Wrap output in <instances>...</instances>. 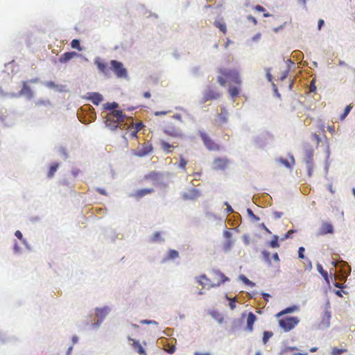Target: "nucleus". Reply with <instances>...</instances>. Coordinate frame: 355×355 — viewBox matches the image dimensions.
I'll return each instance as SVG.
<instances>
[{
    "label": "nucleus",
    "instance_id": "nucleus-16",
    "mask_svg": "<svg viewBox=\"0 0 355 355\" xmlns=\"http://www.w3.org/2000/svg\"><path fill=\"white\" fill-rule=\"evenodd\" d=\"M78 55V54L74 51L66 52L59 58V62L60 63H66Z\"/></svg>",
    "mask_w": 355,
    "mask_h": 355
},
{
    "label": "nucleus",
    "instance_id": "nucleus-51",
    "mask_svg": "<svg viewBox=\"0 0 355 355\" xmlns=\"http://www.w3.org/2000/svg\"><path fill=\"white\" fill-rule=\"evenodd\" d=\"M15 235L17 238H18L20 240H22L23 236L21 232L19 230H17L15 233Z\"/></svg>",
    "mask_w": 355,
    "mask_h": 355
},
{
    "label": "nucleus",
    "instance_id": "nucleus-54",
    "mask_svg": "<svg viewBox=\"0 0 355 355\" xmlns=\"http://www.w3.org/2000/svg\"><path fill=\"white\" fill-rule=\"evenodd\" d=\"M168 112H170V111L155 112V116L165 115Z\"/></svg>",
    "mask_w": 355,
    "mask_h": 355
},
{
    "label": "nucleus",
    "instance_id": "nucleus-59",
    "mask_svg": "<svg viewBox=\"0 0 355 355\" xmlns=\"http://www.w3.org/2000/svg\"><path fill=\"white\" fill-rule=\"evenodd\" d=\"M335 293L339 297H342L343 296L342 295V293H345L344 290H336Z\"/></svg>",
    "mask_w": 355,
    "mask_h": 355
},
{
    "label": "nucleus",
    "instance_id": "nucleus-30",
    "mask_svg": "<svg viewBox=\"0 0 355 355\" xmlns=\"http://www.w3.org/2000/svg\"><path fill=\"white\" fill-rule=\"evenodd\" d=\"M291 159H292V163H290L288 160L282 159V158L279 159V162L282 164H284L286 168H291L295 163V159H294L293 157H291Z\"/></svg>",
    "mask_w": 355,
    "mask_h": 355
},
{
    "label": "nucleus",
    "instance_id": "nucleus-21",
    "mask_svg": "<svg viewBox=\"0 0 355 355\" xmlns=\"http://www.w3.org/2000/svg\"><path fill=\"white\" fill-rule=\"evenodd\" d=\"M89 99L96 105H99L103 100V96L99 93H91Z\"/></svg>",
    "mask_w": 355,
    "mask_h": 355
},
{
    "label": "nucleus",
    "instance_id": "nucleus-35",
    "mask_svg": "<svg viewBox=\"0 0 355 355\" xmlns=\"http://www.w3.org/2000/svg\"><path fill=\"white\" fill-rule=\"evenodd\" d=\"M239 278L245 285L251 287L254 286V284L250 281L245 276L241 275H240Z\"/></svg>",
    "mask_w": 355,
    "mask_h": 355
},
{
    "label": "nucleus",
    "instance_id": "nucleus-58",
    "mask_svg": "<svg viewBox=\"0 0 355 355\" xmlns=\"http://www.w3.org/2000/svg\"><path fill=\"white\" fill-rule=\"evenodd\" d=\"M324 20H323V19H320L318 20V30H320V29H321L322 26L324 25Z\"/></svg>",
    "mask_w": 355,
    "mask_h": 355
},
{
    "label": "nucleus",
    "instance_id": "nucleus-11",
    "mask_svg": "<svg viewBox=\"0 0 355 355\" xmlns=\"http://www.w3.org/2000/svg\"><path fill=\"white\" fill-rule=\"evenodd\" d=\"M200 191L196 189H191L182 194V198L185 200H195L200 197Z\"/></svg>",
    "mask_w": 355,
    "mask_h": 355
},
{
    "label": "nucleus",
    "instance_id": "nucleus-20",
    "mask_svg": "<svg viewBox=\"0 0 355 355\" xmlns=\"http://www.w3.org/2000/svg\"><path fill=\"white\" fill-rule=\"evenodd\" d=\"M130 340H132V348L140 355H146V353L141 346V345L139 343L138 340H135L133 339H131L130 338H128Z\"/></svg>",
    "mask_w": 355,
    "mask_h": 355
},
{
    "label": "nucleus",
    "instance_id": "nucleus-29",
    "mask_svg": "<svg viewBox=\"0 0 355 355\" xmlns=\"http://www.w3.org/2000/svg\"><path fill=\"white\" fill-rule=\"evenodd\" d=\"M159 174L157 172L153 171L149 174L145 175L146 180H157L159 178Z\"/></svg>",
    "mask_w": 355,
    "mask_h": 355
},
{
    "label": "nucleus",
    "instance_id": "nucleus-37",
    "mask_svg": "<svg viewBox=\"0 0 355 355\" xmlns=\"http://www.w3.org/2000/svg\"><path fill=\"white\" fill-rule=\"evenodd\" d=\"M273 334L271 331H264L263 336V343L266 344L268 340L272 336Z\"/></svg>",
    "mask_w": 355,
    "mask_h": 355
},
{
    "label": "nucleus",
    "instance_id": "nucleus-57",
    "mask_svg": "<svg viewBox=\"0 0 355 355\" xmlns=\"http://www.w3.org/2000/svg\"><path fill=\"white\" fill-rule=\"evenodd\" d=\"M96 191L102 195L107 196V193L103 189L98 188Z\"/></svg>",
    "mask_w": 355,
    "mask_h": 355
},
{
    "label": "nucleus",
    "instance_id": "nucleus-1",
    "mask_svg": "<svg viewBox=\"0 0 355 355\" xmlns=\"http://www.w3.org/2000/svg\"><path fill=\"white\" fill-rule=\"evenodd\" d=\"M219 75L217 76V82L220 86L225 87L227 83L230 85L228 92L231 98L237 97L241 92L242 80L240 73L236 69H228L220 67L218 69Z\"/></svg>",
    "mask_w": 355,
    "mask_h": 355
},
{
    "label": "nucleus",
    "instance_id": "nucleus-63",
    "mask_svg": "<svg viewBox=\"0 0 355 355\" xmlns=\"http://www.w3.org/2000/svg\"><path fill=\"white\" fill-rule=\"evenodd\" d=\"M273 257V259L276 261H278L279 260V256H278V254L277 253H275L272 256Z\"/></svg>",
    "mask_w": 355,
    "mask_h": 355
},
{
    "label": "nucleus",
    "instance_id": "nucleus-38",
    "mask_svg": "<svg viewBox=\"0 0 355 355\" xmlns=\"http://www.w3.org/2000/svg\"><path fill=\"white\" fill-rule=\"evenodd\" d=\"M278 239H279L278 236L275 235L273 236V239L270 242V246L273 248H278L279 246V243H278Z\"/></svg>",
    "mask_w": 355,
    "mask_h": 355
},
{
    "label": "nucleus",
    "instance_id": "nucleus-49",
    "mask_svg": "<svg viewBox=\"0 0 355 355\" xmlns=\"http://www.w3.org/2000/svg\"><path fill=\"white\" fill-rule=\"evenodd\" d=\"M141 323L142 324H157V322L154 321V320H143L141 321Z\"/></svg>",
    "mask_w": 355,
    "mask_h": 355
},
{
    "label": "nucleus",
    "instance_id": "nucleus-14",
    "mask_svg": "<svg viewBox=\"0 0 355 355\" xmlns=\"http://www.w3.org/2000/svg\"><path fill=\"white\" fill-rule=\"evenodd\" d=\"M94 63L99 71L104 73L105 75H108L110 69L106 63L101 61L100 58L95 59Z\"/></svg>",
    "mask_w": 355,
    "mask_h": 355
},
{
    "label": "nucleus",
    "instance_id": "nucleus-6",
    "mask_svg": "<svg viewBox=\"0 0 355 355\" xmlns=\"http://www.w3.org/2000/svg\"><path fill=\"white\" fill-rule=\"evenodd\" d=\"M299 322L297 317H286L279 320V324L285 331H289L297 326Z\"/></svg>",
    "mask_w": 355,
    "mask_h": 355
},
{
    "label": "nucleus",
    "instance_id": "nucleus-10",
    "mask_svg": "<svg viewBox=\"0 0 355 355\" xmlns=\"http://www.w3.org/2000/svg\"><path fill=\"white\" fill-rule=\"evenodd\" d=\"M230 164V161L226 157H217L213 161V168L216 171L225 170Z\"/></svg>",
    "mask_w": 355,
    "mask_h": 355
},
{
    "label": "nucleus",
    "instance_id": "nucleus-19",
    "mask_svg": "<svg viewBox=\"0 0 355 355\" xmlns=\"http://www.w3.org/2000/svg\"><path fill=\"white\" fill-rule=\"evenodd\" d=\"M209 314L220 324H223L225 321L223 314L217 310L209 311Z\"/></svg>",
    "mask_w": 355,
    "mask_h": 355
},
{
    "label": "nucleus",
    "instance_id": "nucleus-52",
    "mask_svg": "<svg viewBox=\"0 0 355 355\" xmlns=\"http://www.w3.org/2000/svg\"><path fill=\"white\" fill-rule=\"evenodd\" d=\"M137 132L138 131L134 129V130H132L130 134V137L137 138Z\"/></svg>",
    "mask_w": 355,
    "mask_h": 355
},
{
    "label": "nucleus",
    "instance_id": "nucleus-45",
    "mask_svg": "<svg viewBox=\"0 0 355 355\" xmlns=\"http://www.w3.org/2000/svg\"><path fill=\"white\" fill-rule=\"evenodd\" d=\"M304 248L303 247H300L298 250V256L300 259H304Z\"/></svg>",
    "mask_w": 355,
    "mask_h": 355
},
{
    "label": "nucleus",
    "instance_id": "nucleus-23",
    "mask_svg": "<svg viewBox=\"0 0 355 355\" xmlns=\"http://www.w3.org/2000/svg\"><path fill=\"white\" fill-rule=\"evenodd\" d=\"M257 318L256 315L250 312L247 318V327L250 331H252L253 329V324L256 320Z\"/></svg>",
    "mask_w": 355,
    "mask_h": 355
},
{
    "label": "nucleus",
    "instance_id": "nucleus-8",
    "mask_svg": "<svg viewBox=\"0 0 355 355\" xmlns=\"http://www.w3.org/2000/svg\"><path fill=\"white\" fill-rule=\"evenodd\" d=\"M304 161L306 165L309 176L312 175L313 169V150L307 148L304 150Z\"/></svg>",
    "mask_w": 355,
    "mask_h": 355
},
{
    "label": "nucleus",
    "instance_id": "nucleus-5",
    "mask_svg": "<svg viewBox=\"0 0 355 355\" xmlns=\"http://www.w3.org/2000/svg\"><path fill=\"white\" fill-rule=\"evenodd\" d=\"M110 69L118 78H122L128 76L127 69L123 67V63L121 62L115 60H111Z\"/></svg>",
    "mask_w": 355,
    "mask_h": 355
},
{
    "label": "nucleus",
    "instance_id": "nucleus-64",
    "mask_svg": "<svg viewBox=\"0 0 355 355\" xmlns=\"http://www.w3.org/2000/svg\"><path fill=\"white\" fill-rule=\"evenodd\" d=\"M194 355H210V354L208 352H206V353L195 352Z\"/></svg>",
    "mask_w": 355,
    "mask_h": 355
},
{
    "label": "nucleus",
    "instance_id": "nucleus-41",
    "mask_svg": "<svg viewBox=\"0 0 355 355\" xmlns=\"http://www.w3.org/2000/svg\"><path fill=\"white\" fill-rule=\"evenodd\" d=\"M248 215L255 221H258L260 220L259 217L256 216L253 211L250 209H248L247 210Z\"/></svg>",
    "mask_w": 355,
    "mask_h": 355
},
{
    "label": "nucleus",
    "instance_id": "nucleus-28",
    "mask_svg": "<svg viewBox=\"0 0 355 355\" xmlns=\"http://www.w3.org/2000/svg\"><path fill=\"white\" fill-rule=\"evenodd\" d=\"M179 257V252L175 250H170L168 252L166 260L175 259Z\"/></svg>",
    "mask_w": 355,
    "mask_h": 355
},
{
    "label": "nucleus",
    "instance_id": "nucleus-15",
    "mask_svg": "<svg viewBox=\"0 0 355 355\" xmlns=\"http://www.w3.org/2000/svg\"><path fill=\"white\" fill-rule=\"evenodd\" d=\"M164 132L172 137H178L180 135V130L179 128L171 126L169 125L165 126Z\"/></svg>",
    "mask_w": 355,
    "mask_h": 355
},
{
    "label": "nucleus",
    "instance_id": "nucleus-47",
    "mask_svg": "<svg viewBox=\"0 0 355 355\" xmlns=\"http://www.w3.org/2000/svg\"><path fill=\"white\" fill-rule=\"evenodd\" d=\"M254 9L258 12H264L265 11V8L262 6H260V5L255 6Z\"/></svg>",
    "mask_w": 355,
    "mask_h": 355
},
{
    "label": "nucleus",
    "instance_id": "nucleus-62",
    "mask_svg": "<svg viewBox=\"0 0 355 355\" xmlns=\"http://www.w3.org/2000/svg\"><path fill=\"white\" fill-rule=\"evenodd\" d=\"M144 96L146 98H149L151 96V94L149 92H146L144 93Z\"/></svg>",
    "mask_w": 355,
    "mask_h": 355
},
{
    "label": "nucleus",
    "instance_id": "nucleus-31",
    "mask_svg": "<svg viewBox=\"0 0 355 355\" xmlns=\"http://www.w3.org/2000/svg\"><path fill=\"white\" fill-rule=\"evenodd\" d=\"M187 160L184 158L182 155L180 156L179 167L183 171H186V166L187 164Z\"/></svg>",
    "mask_w": 355,
    "mask_h": 355
},
{
    "label": "nucleus",
    "instance_id": "nucleus-9",
    "mask_svg": "<svg viewBox=\"0 0 355 355\" xmlns=\"http://www.w3.org/2000/svg\"><path fill=\"white\" fill-rule=\"evenodd\" d=\"M220 96L221 94L218 90L209 87L204 92L202 101V103H206L209 101L217 100L220 97Z\"/></svg>",
    "mask_w": 355,
    "mask_h": 355
},
{
    "label": "nucleus",
    "instance_id": "nucleus-42",
    "mask_svg": "<svg viewBox=\"0 0 355 355\" xmlns=\"http://www.w3.org/2000/svg\"><path fill=\"white\" fill-rule=\"evenodd\" d=\"M295 232H296V230H291L288 231L287 233L286 234H284V236H283V238L282 239L284 240V239L291 238L292 234Z\"/></svg>",
    "mask_w": 355,
    "mask_h": 355
},
{
    "label": "nucleus",
    "instance_id": "nucleus-2",
    "mask_svg": "<svg viewBox=\"0 0 355 355\" xmlns=\"http://www.w3.org/2000/svg\"><path fill=\"white\" fill-rule=\"evenodd\" d=\"M227 281H229V278L218 270H213L209 278L205 275H202L198 279V282L202 287L219 286Z\"/></svg>",
    "mask_w": 355,
    "mask_h": 355
},
{
    "label": "nucleus",
    "instance_id": "nucleus-53",
    "mask_svg": "<svg viewBox=\"0 0 355 355\" xmlns=\"http://www.w3.org/2000/svg\"><path fill=\"white\" fill-rule=\"evenodd\" d=\"M261 36V33H259L256 34V35L252 37V40H253L254 42H257L259 40H260Z\"/></svg>",
    "mask_w": 355,
    "mask_h": 355
},
{
    "label": "nucleus",
    "instance_id": "nucleus-24",
    "mask_svg": "<svg viewBox=\"0 0 355 355\" xmlns=\"http://www.w3.org/2000/svg\"><path fill=\"white\" fill-rule=\"evenodd\" d=\"M298 310H299V306L294 305L293 306L288 307V308L282 310V311L279 312L278 313L276 314V317L279 318L284 314L293 313V312H294L295 311H298Z\"/></svg>",
    "mask_w": 355,
    "mask_h": 355
},
{
    "label": "nucleus",
    "instance_id": "nucleus-17",
    "mask_svg": "<svg viewBox=\"0 0 355 355\" xmlns=\"http://www.w3.org/2000/svg\"><path fill=\"white\" fill-rule=\"evenodd\" d=\"M154 192V189L152 188L150 189H142L137 190L136 192H135L132 195L134 198H135L137 200H139L146 195L152 193Z\"/></svg>",
    "mask_w": 355,
    "mask_h": 355
},
{
    "label": "nucleus",
    "instance_id": "nucleus-43",
    "mask_svg": "<svg viewBox=\"0 0 355 355\" xmlns=\"http://www.w3.org/2000/svg\"><path fill=\"white\" fill-rule=\"evenodd\" d=\"M226 115H227V112L225 110V113L223 114V112H221L220 114H219V118L220 119L223 121V122H226L227 121V117H226Z\"/></svg>",
    "mask_w": 355,
    "mask_h": 355
},
{
    "label": "nucleus",
    "instance_id": "nucleus-34",
    "mask_svg": "<svg viewBox=\"0 0 355 355\" xmlns=\"http://www.w3.org/2000/svg\"><path fill=\"white\" fill-rule=\"evenodd\" d=\"M162 241V239L161 237V233L159 232H156L153 234V236L150 238L151 242H158Z\"/></svg>",
    "mask_w": 355,
    "mask_h": 355
},
{
    "label": "nucleus",
    "instance_id": "nucleus-61",
    "mask_svg": "<svg viewBox=\"0 0 355 355\" xmlns=\"http://www.w3.org/2000/svg\"><path fill=\"white\" fill-rule=\"evenodd\" d=\"M260 227H261L262 229H263L265 231H266L267 232H268V233H270V230L267 228V227L265 225V224H264V223H261V224L260 225Z\"/></svg>",
    "mask_w": 355,
    "mask_h": 355
},
{
    "label": "nucleus",
    "instance_id": "nucleus-39",
    "mask_svg": "<svg viewBox=\"0 0 355 355\" xmlns=\"http://www.w3.org/2000/svg\"><path fill=\"white\" fill-rule=\"evenodd\" d=\"M352 108V106L351 105H349L345 107L344 112L340 116V120H343L348 115Z\"/></svg>",
    "mask_w": 355,
    "mask_h": 355
},
{
    "label": "nucleus",
    "instance_id": "nucleus-18",
    "mask_svg": "<svg viewBox=\"0 0 355 355\" xmlns=\"http://www.w3.org/2000/svg\"><path fill=\"white\" fill-rule=\"evenodd\" d=\"M317 268H318V272L322 275V276L324 277V280L326 281L327 284H328V286L330 287L331 285H330V282H329V279H331V280H336V277L335 276L334 277H332L331 275L330 277H329L328 275V273L326 270H324L322 268V266L320 264H318L317 266Z\"/></svg>",
    "mask_w": 355,
    "mask_h": 355
},
{
    "label": "nucleus",
    "instance_id": "nucleus-56",
    "mask_svg": "<svg viewBox=\"0 0 355 355\" xmlns=\"http://www.w3.org/2000/svg\"><path fill=\"white\" fill-rule=\"evenodd\" d=\"M173 118L176 119V120H178L180 121H182V116L181 114H175L173 116Z\"/></svg>",
    "mask_w": 355,
    "mask_h": 355
},
{
    "label": "nucleus",
    "instance_id": "nucleus-22",
    "mask_svg": "<svg viewBox=\"0 0 355 355\" xmlns=\"http://www.w3.org/2000/svg\"><path fill=\"white\" fill-rule=\"evenodd\" d=\"M20 94L26 95L28 98H31L33 96V92L29 86L27 85L26 82L23 83V87L20 91Z\"/></svg>",
    "mask_w": 355,
    "mask_h": 355
},
{
    "label": "nucleus",
    "instance_id": "nucleus-12",
    "mask_svg": "<svg viewBox=\"0 0 355 355\" xmlns=\"http://www.w3.org/2000/svg\"><path fill=\"white\" fill-rule=\"evenodd\" d=\"M110 311V309L107 306H105L103 308H97L96 309V316L100 318L99 323L96 324L97 326H98L103 322Z\"/></svg>",
    "mask_w": 355,
    "mask_h": 355
},
{
    "label": "nucleus",
    "instance_id": "nucleus-7",
    "mask_svg": "<svg viewBox=\"0 0 355 355\" xmlns=\"http://www.w3.org/2000/svg\"><path fill=\"white\" fill-rule=\"evenodd\" d=\"M200 136L203 141V144L209 150L218 151L220 147L218 144H216L210 137L205 132H200Z\"/></svg>",
    "mask_w": 355,
    "mask_h": 355
},
{
    "label": "nucleus",
    "instance_id": "nucleus-25",
    "mask_svg": "<svg viewBox=\"0 0 355 355\" xmlns=\"http://www.w3.org/2000/svg\"><path fill=\"white\" fill-rule=\"evenodd\" d=\"M162 149L166 153H170L173 151L174 148L172 145L165 141H161L160 142Z\"/></svg>",
    "mask_w": 355,
    "mask_h": 355
},
{
    "label": "nucleus",
    "instance_id": "nucleus-4",
    "mask_svg": "<svg viewBox=\"0 0 355 355\" xmlns=\"http://www.w3.org/2000/svg\"><path fill=\"white\" fill-rule=\"evenodd\" d=\"M153 150V147L150 141H146L144 144H139L138 147L132 152V154L137 157H142L150 154Z\"/></svg>",
    "mask_w": 355,
    "mask_h": 355
},
{
    "label": "nucleus",
    "instance_id": "nucleus-26",
    "mask_svg": "<svg viewBox=\"0 0 355 355\" xmlns=\"http://www.w3.org/2000/svg\"><path fill=\"white\" fill-rule=\"evenodd\" d=\"M58 167H59L58 163L52 164L49 167V170L48 171L47 176L49 178L53 177V175H54L55 173L56 172Z\"/></svg>",
    "mask_w": 355,
    "mask_h": 355
},
{
    "label": "nucleus",
    "instance_id": "nucleus-33",
    "mask_svg": "<svg viewBox=\"0 0 355 355\" xmlns=\"http://www.w3.org/2000/svg\"><path fill=\"white\" fill-rule=\"evenodd\" d=\"M118 106H119V105L116 102L107 103L106 104L104 105L105 109H106L107 110H112V111L114 110V109L117 108Z\"/></svg>",
    "mask_w": 355,
    "mask_h": 355
},
{
    "label": "nucleus",
    "instance_id": "nucleus-44",
    "mask_svg": "<svg viewBox=\"0 0 355 355\" xmlns=\"http://www.w3.org/2000/svg\"><path fill=\"white\" fill-rule=\"evenodd\" d=\"M50 104V102L49 101H38L37 102H36V105H38V106H40V105H49Z\"/></svg>",
    "mask_w": 355,
    "mask_h": 355
},
{
    "label": "nucleus",
    "instance_id": "nucleus-40",
    "mask_svg": "<svg viewBox=\"0 0 355 355\" xmlns=\"http://www.w3.org/2000/svg\"><path fill=\"white\" fill-rule=\"evenodd\" d=\"M227 299L230 300L229 305L232 310H234L236 307V297L233 298H229L226 296Z\"/></svg>",
    "mask_w": 355,
    "mask_h": 355
},
{
    "label": "nucleus",
    "instance_id": "nucleus-13",
    "mask_svg": "<svg viewBox=\"0 0 355 355\" xmlns=\"http://www.w3.org/2000/svg\"><path fill=\"white\" fill-rule=\"evenodd\" d=\"M334 232V227L332 225L327 222L322 223L319 230L318 235H325L327 234H332Z\"/></svg>",
    "mask_w": 355,
    "mask_h": 355
},
{
    "label": "nucleus",
    "instance_id": "nucleus-32",
    "mask_svg": "<svg viewBox=\"0 0 355 355\" xmlns=\"http://www.w3.org/2000/svg\"><path fill=\"white\" fill-rule=\"evenodd\" d=\"M346 352H347V349L346 348L338 349L336 347H334V348H332L331 354V355H340L341 354Z\"/></svg>",
    "mask_w": 355,
    "mask_h": 355
},
{
    "label": "nucleus",
    "instance_id": "nucleus-50",
    "mask_svg": "<svg viewBox=\"0 0 355 355\" xmlns=\"http://www.w3.org/2000/svg\"><path fill=\"white\" fill-rule=\"evenodd\" d=\"M248 19L250 21H252L254 25L257 24V20L254 17L250 15L248 17Z\"/></svg>",
    "mask_w": 355,
    "mask_h": 355
},
{
    "label": "nucleus",
    "instance_id": "nucleus-36",
    "mask_svg": "<svg viewBox=\"0 0 355 355\" xmlns=\"http://www.w3.org/2000/svg\"><path fill=\"white\" fill-rule=\"evenodd\" d=\"M71 46L73 49H77L78 51H82V49L80 45V42L78 40L74 39L71 42Z\"/></svg>",
    "mask_w": 355,
    "mask_h": 355
},
{
    "label": "nucleus",
    "instance_id": "nucleus-3",
    "mask_svg": "<svg viewBox=\"0 0 355 355\" xmlns=\"http://www.w3.org/2000/svg\"><path fill=\"white\" fill-rule=\"evenodd\" d=\"M125 116L120 110H112L105 117V124L111 130H115L121 122L124 121Z\"/></svg>",
    "mask_w": 355,
    "mask_h": 355
},
{
    "label": "nucleus",
    "instance_id": "nucleus-60",
    "mask_svg": "<svg viewBox=\"0 0 355 355\" xmlns=\"http://www.w3.org/2000/svg\"><path fill=\"white\" fill-rule=\"evenodd\" d=\"M46 85H47L49 87H51V88H53V87H55V84L53 82H52V81H51V82H48V83H46Z\"/></svg>",
    "mask_w": 355,
    "mask_h": 355
},
{
    "label": "nucleus",
    "instance_id": "nucleus-27",
    "mask_svg": "<svg viewBox=\"0 0 355 355\" xmlns=\"http://www.w3.org/2000/svg\"><path fill=\"white\" fill-rule=\"evenodd\" d=\"M214 26L220 29L224 34L227 33L226 24L222 21H216L214 22Z\"/></svg>",
    "mask_w": 355,
    "mask_h": 355
},
{
    "label": "nucleus",
    "instance_id": "nucleus-55",
    "mask_svg": "<svg viewBox=\"0 0 355 355\" xmlns=\"http://www.w3.org/2000/svg\"><path fill=\"white\" fill-rule=\"evenodd\" d=\"M288 73V70L285 71L283 73L282 76L280 77V78H279L280 80H284L287 77Z\"/></svg>",
    "mask_w": 355,
    "mask_h": 355
},
{
    "label": "nucleus",
    "instance_id": "nucleus-46",
    "mask_svg": "<svg viewBox=\"0 0 355 355\" xmlns=\"http://www.w3.org/2000/svg\"><path fill=\"white\" fill-rule=\"evenodd\" d=\"M283 216V213L280 211H275L273 213V216L275 219H279Z\"/></svg>",
    "mask_w": 355,
    "mask_h": 355
},
{
    "label": "nucleus",
    "instance_id": "nucleus-48",
    "mask_svg": "<svg viewBox=\"0 0 355 355\" xmlns=\"http://www.w3.org/2000/svg\"><path fill=\"white\" fill-rule=\"evenodd\" d=\"M144 124L142 123H137L135 124V130H137L138 132L141 130V128L144 127Z\"/></svg>",
    "mask_w": 355,
    "mask_h": 355
}]
</instances>
